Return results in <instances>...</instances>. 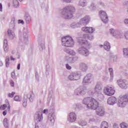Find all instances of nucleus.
Returning a JSON list of instances; mask_svg holds the SVG:
<instances>
[{
	"instance_id": "c9c22d12",
	"label": "nucleus",
	"mask_w": 128,
	"mask_h": 128,
	"mask_svg": "<svg viewBox=\"0 0 128 128\" xmlns=\"http://www.w3.org/2000/svg\"><path fill=\"white\" fill-rule=\"evenodd\" d=\"M10 84L12 86H14V82L12 80L10 81Z\"/></svg>"
},
{
	"instance_id": "4468645a",
	"label": "nucleus",
	"mask_w": 128,
	"mask_h": 128,
	"mask_svg": "<svg viewBox=\"0 0 128 128\" xmlns=\"http://www.w3.org/2000/svg\"><path fill=\"white\" fill-rule=\"evenodd\" d=\"M90 18L88 16H86L84 18H82L80 22L84 24H88V22H90Z\"/></svg>"
},
{
	"instance_id": "7c9ffc66",
	"label": "nucleus",
	"mask_w": 128,
	"mask_h": 128,
	"mask_svg": "<svg viewBox=\"0 0 128 128\" xmlns=\"http://www.w3.org/2000/svg\"><path fill=\"white\" fill-rule=\"evenodd\" d=\"M26 20H27V22H30V16H26Z\"/></svg>"
},
{
	"instance_id": "20e7f679",
	"label": "nucleus",
	"mask_w": 128,
	"mask_h": 128,
	"mask_svg": "<svg viewBox=\"0 0 128 128\" xmlns=\"http://www.w3.org/2000/svg\"><path fill=\"white\" fill-rule=\"evenodd\" d=\"M64 10L66 12L64 14V18L68 20L72 18V12L76 10L74 7H70V8H64Z\"/></svg>"
},
{
	"instance_id": "4c0bfd02",
	"label": "nucleus",
	"mask_w": 128,
	"mask_h": 128,
	"mask_svg": "<svg viewBox=\"0 0 128 128\" xmlns=\"http://www.w3.org/2000/svg\"><path fill=\"white\" fill-rule=\"evenodd\" d=\"M18 24H24V20H19L18 22Z\"/></svg>"
},
{
	"instance_id": "6e6552de",
	"label": "nucleus",
	"mask_w": 128,
	"mask_h": 128,
	"mask_svg": "<svg viewBox=\"0 0 128 128\" xmlns=\"http://www.w3.org/2000/svg\"><path fill=\"white\" fill-rule=\"evenodd\" d=\"M118 82L122 88H128V82L126 80H120L118 81Z\"/></svg>"
},
{
	"instance_id": "f704fd0d",
	"label": "nucleus",
	"mask_w": 128,
	"mask_h": 128,
	"mask_svg": "<svg viewBox=\"0 0 128 128\" xmlns=\"http://www.w3.org/2000/svg\"><path fill=\"white\" fill-rule=\"evenodd\" d=\"M66 68L67 70H70L72 68V67L68 65V64H66Z\"/></svg>"
},
{
	"instance_id": "bb28decb",
	"label": "nucleus",
	"mask_w": 128,
	"mask_h": 128,
	"mask_svg": "<svg viewBox=\"0 0 128 128\" xmlns=\"http://www.w3.org/2000/svg\"><path fill=\"white\" fill-rule=\"evenodd\" d=\"M8 118H5L4 120V126L6 125V126H8Z\"/></svg>"
},
{
	"instance_id": "4be33fe9",
	"label": "nucleus",
	"mask_w": 128,
	"mask_h": 128,
	"mask_svg": "<svg viewBox=\"0 0 128 128\" xmlns=\"http://www.w3.org/2000/svg\"><path fill=\"white\" fill-rule=\"evenodd\" d=\"M76 74H74V75H70L68 76V78L70 80H76Z\"/></svg>"
},
{
	"instance_id": "a211bd4d",
	"label": "nucleus",
	"mask_w": 128,
	"mask_h": 128,
	"mask_svg": "<svg viewBox=\"0 0 128 128\" xmlns=\"http://www.w3.org/2000/svg\"><path fill=\"white\" fill-rule=\"evenodd\" d=\"M5 64L6 68L10 66V56H6L5 59Z\"/></svg>"
},
{
	"instance_id": "1a4fd4ad",
	"label": "nucleus",
	"mask_w": 128,
	"mask_h": 128,
	"mask_svg": "<svg viewBox=\"0 0 128 128\" xmlns=\"http://www.w3.org/2000/svg\"><path fill=\"white\" fill-rule=\"evenodd\" d=\"M78 54H83V56H88L89 54L88 49L82 47L78 48Z\"/></svg>"
},
{
	"instance_id": "2f4dec72",
	"label": "nucleus",
	"mask_w": 128,
	"mask_h": 128,
	"mask_svg": "<svg viewBox=\"0 0 128 128\" xmlns=\"http://www.w3.org/2000/svg\"><path fill=\"white\" fill-rule=\"evenodd\" d=\"M124 36H125V38H126V40H128V31H127L126 32H125Z\"/></svg>"
},
{
	"instance_id": "ea45409f",
	"label": "nucleus",
	"mask_w": 128,
	"mask_h": 128,
	"mask_svg": "<svg viewBox=\"0 0 128 128\" xmlns=\"http://www.w3.org/2000/svg\"><path fill=\"white\" fill-rule=\"evenodd\" d=\"M10 60H13V61L16 60V59L14 58V57H12V56H10Z\"/></svg>"
},
{
	"instance_id": "9d476101",
	"label": "nucleus",
	"mask_w": 128,
	"mask_h": 128,
	"mask_svg": "<svg viewBox=\"0 0 128 128\" xmlns=\"http://www.w3.org/2000/svg\"><path fill=\"white\" fill-rule=\"evenodd\" d=\"M76 115L74 112H71L70 114L69 117L68 118V120L69 122H76Z\"/></svg>"
},
{
	"instance_id": "f8f14e48",
	"label": "nucleus",
	"mask_w": 128,
	"mask_h": 128,
	"mask_svg": "<svg viewBox=\"0 0 128 128\" xmlns=\"http://www.w3.org/2000/svg\"><path fill=\"white\" fill-rule=\"evenodd\" d=\"M116 102V98L114 96H111L109 98L108 100V104H114Z\"/></svg>"
},
{
	"instance_id": "c756f323",
	"label": "nucleus",
	"mask_w": 128,
	"mask_h": 128,
	"mask_svg": "<svg viewBox=\"0 0 128 128\" xmlns=\"http://www.w3.org/2000/svg\"><path fill=\"white\" fill-rule=\"evenodd\" d=\"M8 45H4V50L5 52H8Z\"/></svg>"
},
{
	"instance_id": "0eeeda50",
	"label": "nucleus",
	"mask_w": 128,
	"mask_h": 128,
	"mask_svg": "<svg viewBox=\"0 0 128 128\" xmlns=\"http://www.w3.org/2000/svg\"><path fill=\"white\" fill-rule=\"evenodd\" d=\"M87 38L92 40L94 38V37L92 35L84 34L83 37V40H80L79 41L80 44H86L88 41L86 40H87Z\"/></svg>"
},
{
	"instance_id": "6ab92c4d",
	"label": "nucleus",
	"mask_w": 128,
	"mask_h": 128,
	"mask_svg": "<svg viewBox=\"0 0 128 128\" xmlns=\"http://www.w3.org/2000/svg\"><path fill=\"white\" fill-rule=\"evenodd\" d=\"M102 85L100 84H97L96 86V90L97 92H99L100 90H102Z\"/></svg>"
},
{
	"instance_id": "dca6fc26",
	"label": "nucleus",
	"mask_w": 128,
	"mask_h": 128,
	"mask_svg": "<svg viewBox=\"0 0 128 128\" xmlns=\"http://www.w3.org/2000/svg\"><path fill=\"white\" fill-rule=\"evenodd\" d=\"M104 48L106 50H110V43L108 42H106L104 44Z\"/></svg>"
},
{
	"instance_id": "c03bdc74",
	"label": "nucleus",
	"mask_w": 128,
	"mask_h": 128,
	"mask_svg": "<svg viewBox=\"0 0 128 128\" xmlns=\"http://www.w3.org/2000/svg\"><path fill=\"white\" fill-rule=\"evenodd\" d=\"M17 68H18V70H20V64H18V66H17Z\"/></svg>"
},
{
	"instance_id": "cd10ccee",
	"label": "nucleus",
	"mask_w": 128,
	"mask_h": 128,
	"mask_svg": "<svg viewBox=\"0 0 128 128\" xmlns=\"http://www.w3.org/2000/svg\"><path fill=\"white\" fill-rule=\"evenodd\" d=\"M110 32L112 34V36H116V32L114 31V30L110 29Z\"/></svg>"
},
{
	"instance_id": "ddd939ff",
	"label": "nucleus",
	"mask_w": 128,
	"mask_h": 128,
	"mask_svg": "<svg viewBox=\"0 0 128 128\" xmlns=\"http://www.w3.org/2000/svg\"><path fill=\"white\" fill-rule=\"evenodd\" d=\"M90 78H92V74H87L83 80V84H88L90 82Z\"/></svg>"
},
{
	"instance_id": "423d86ee",
	"label": "nucleus",
	"mask_w": 128,
	"mask_h": 128,
	"mask_svg": "<svg viewBox=\"0 0 128 128\" xmlns=\"http://www.w3.org/2000/svg\"><path fill=\"white\" fill-rule=\"evenodd\" d=\"M99 16L102 22H108V18L104 11H100L99 12Z\"/></svg>"
},
{
	"instance_id": "2eb2a0df",
	"label": "nucleus",
	"mask_w": 128,
	"mask_h": 128,
	"mask_svg": "<svg viewBox=\"0 0 128 128\" xmlns=\"http://www.w3.org/2000/svg\"><path fill=\"white\" fill-rule=\"evenodd\" d=\"M42 113H41L40 114H38L37 115V118L36 119V122H40L41 120H42Z\"/></svg>"
},
{
	"instance_id": "09e8293b",
	"label": "nucleus",
	"mask_w": 128,
	"mask_h": 128,
	"mask_svg": "<svg viewBox=\"0 0 128 128\" xmlns=\"http://www.w3.org/2000/svg\"><path fill=\"white\" fill-rule=\"evenodd\" d=\"M24 104H25V103H24H24H23V106H24Z\"/></svg>"
},
{
	"instance_id": "39448f33",
	"label": "nucleus",
	"mask_w": 128,
	"mask_h": 128,
	"mask_svg": "<svg viewBox=\"0 0 128 128\" xmlns=\"http://www.w3.org/2000/svg\"><path fill=\"white\" fill-rule=\"evenodd\" d=\"M104 94L106 96H110L114 94L116 90L112 86H107L104 88Z\"/></svg>"
},
{
	"instance_id": "7ed1b4c3",
	"label": "nucleus",
	"mask_w": 128,
	"mask_h": 128,
	"mask_svg": "<svg viewBox=\"0 0 128 128\" xmlns=\"http://www.w3.org/2000/svg\"><path fill=\"white\" fill-rule=\"evenodd\" d=\"M128 102V94L120 96L118 100V106L120 108H124Z\"/></svg>"
},
{
	"instance_id": "a18cd8bd",
	"label": "nucleus",
	"mask_w": 128,
	"mask_h": 128,
	"mask_svg": "<svg viewBox=\"0 0 128 128\" xmlns=\"http://www.w3.org/2000/svg\"><path fill=\"white\" fill-rule=\"evenodd\" d=\"M12 78H14L16 77L14 76V73H12Z\"/></svg>"
},
{
	"instance_id": "f257e3e1",
	"label": "nucleus",
	"mask_w": 128,
	"mask_h": 128,
	"mask_svg": "<svg viewBox=\"0 0 128 128\" xmlns=\"http://www.w3.org/2000/svg\"><path fill=\"white\" fill-rule=\"evenodd\" d=\"M83 104L86 106L87 108L90 110H96V114L100 116H104V108L100 107V103L96 99L88 97L84 98L83 100Z\"/></svg>"
},
{
	"instance_id": "a878e982",
	"label": "nucleus",
	"mask_w": 128,
	"mask_h": 128,
	"mask_svg": "<svg viewBox=\"0 0 128 128\" xmlns=\"http://www.w3.org/2000/svg\"><path fill=\"white\" fill-rule=\"evenodd\" d=\"M14 94H16V92H12V93H9L8 96L9 98H14Z\"/></svg>"
},
{
	"instance_id": "b1692460",
	"label": "nucleus",
	"mask_w": 128,
	"mask_h": 128,
	"mask_svg": "<svg viewBox=\"0 0 128 128\" xmlns=\"http://www.w3.org/2000/svg\"><path fill=\"white\" fill-rule=\"evenodd\" d=\"M120 126L121 128H128V124L124 122H122L120 124Z\"/></svg>"
},
{
	"instance_id": "c85d7f7f",
	"label": "nucleus",
	"mask_w": 128,
	"mask_h": 128,
	"mask_svg": "<svg viewBox=\"0 0 128 128\" xmlns=\"http://www.w3.org/2000/svg\"><path fill=\"white\" fill-rule=\"evenodd\" d=\"M8 34L9 36H14V35H12V30H8Z\"/></svg>"
},
{
	"instance_id": "393cba45",
	"label": "nucleus",
	"mask_w": 128,
	"mask_h": 128,
	"mask_svg": "<svg viewBox=\"0 0 128 128\" xmlns=\"http://www.w3.org/2000/svg\"><path fill=\"white\" fill-rule=\"evenodd\" d=\"M6 108V104H4L3 105H2L0 106V110H4Z\"/></svg>"
},
{
	"instance_id": "aec40b11",
	"label": "nucleus",
	"mask_w": 128,
	"mask_h": 128,
	"mask_svg": "<svg viewBox=\"0 0 128 128\" xmlns=\"http://www.w3.org/2000/svg\"><path fill=\"white\" fill-rule=\"evenodd\" d=\"M13 6L14 8H18L20 6V4L18 0H13Z\"/></svg>"
},
{
	"instance_id": "de8ad7c7",
	"label": "nucleus",
	"mask_w": 128,
	"mask_h": 128,
	"mask_svg": "<svg viewBox=\"0 0 128 128\" xmlns=\"http://www.w3.org/2000/svg\"><path fill=\"white\" fill-rule=\"evenodd\" d=\"M0 66H2V62H0Z\"/></svg>"
},
{
	"instance_id": "f3484780",
	"label": "nucleus",
	"mask_w": 128,
	"mask_h": 128,
	"mask_svg": "<svg viewBox=\"0 0 128 128\" xmlns=\"http://www.w3.org/2000/svg\"><path fill=\"white\" fill-rule=\"evenodd\" d=\"M101 128H108V123L104 121L101 124Z\"/></svg>"
},
{
	"instance_id": "37998d69",
	"label": "nucleus",
	"mask_w": 128,
	"mask_h": 128,
	"mask_svg": "<svg viewBox=\"0 0 128 128\" xmlns=\"http://www.w3.org/2000/svg\"><path fill=\"white\" fill-rule=\"evenodd\" d=\"M6 114H8V112L6 111H4L2 112V114L4 116H6Z\"/></svg>"
},
{
	"instance_id": "412c9836",
	"label": "nucleus",
	"mask_w": 128,
	"mask_h": 128,
	"mask_svg": "<svg viewBox=\"0 0 128 128\" xmlns=\"http://www.w3.org/2000/svg\"><path fill=\"white\" fill-rule=\"evenodd\" d=\"M123 54L124 56L128 58V48H124L123 49Z\"/></svg>"
},
{
	"instance_id": "5701e85b",
	"label": "nucleus",
	"mask_w": 128,
	"mask_h": 128,
	"mask_svg": "<svg viewBox=\"0 0 128 128\" xmlns=\"http://www.w3.org/2000/svg\"><path fill=\"white\" fill-rule=\"evenodd\" d=\"M14 100L15 102H20V100H22V97L20 96H16Z\"/></svg>"
},
{
	"instance_id": "8fccbe9b",
	"label": "nucleus",
	"mask_w": 128,
	"mask_h": 128,
	"mask_svg": "<svg viewBox=\"0 0 128 128\" xmlns=\"http://www.w3.org/2000/svg\"><path fill=\"white\" fill-rule=\"evenodd\" d=\"M20 2H22V0H19Z\"/></svg>"
},
{
	"instance_id": "72a5a7b5",
	"label": "nucleus",
	"mask_w": 128,
	"mask_h": 128,
	"mask_svg": "<svg viewBox=\"0 0 128 128\" xmlns=\"http://www.w3.org/2000/svg\"><path fill=\"white\" fill-rule=\"evenodd\" d=\"M86 124V122H82L80 123V126H84Z\"/></svg>"
},
{
	"instance_id": "473e14b6",
	"label": "nucleus",
	"mask_w": 128,
	"mask_h": 128,
	"mask_svg": "<svg viewBox=\"0 0 128 128\" xmlns=\"http://www.w3.org/2000/svg\"><path fill=\"white\" fill-rule=\"evenodd\" d=\"M109 72H110V76H112V74H114V73L112 72V68H109Z\"/></svg>"
},
{
	"instance_id": "79ce46f5",
	"label": "nucleus",
	"mask_w": 128,
	"mask_h": 128,
	"mask_svg": "<svg viewBox=\"0 0 128 128\" xmlns=\"http://www.w3.org/2000/svg\"><path fill=\"white\" fill-rule=\"evenodd\" d=\"M48 112V109H44V110L43 112H44V114H46V112Z\"/></svg>"
},
{
	"instance_id": "e433bc0d",
	"label": "nucleus",
	"mask_w": 128,
	"mask_h": 128,
	"mask_svg": "<svg viewBox=\"0 0 128 128\" xmlns=\"http://www.w3.org/2000/svg\"><path fill=\"white\" fill-rule=\"evenodd\" d=\"M113 128H118V124H116V123H114L113 124Z\"/></svg>"
},
{
	"instance_id": "58836bf2",
	"label": "nucleus",
	"mask_w": 128,
	"mask_h": 128,
	"mask_svg": "<svg viewBox=\"0 0 128 128\" xmlns=\"http://www.w3.org/2000/svg\"><path fill=\"white\" fill-rule=\"evenodd\" d=\"M0 12H2V5L0 4Z\"/></svg>"
},
{
	"instance_id": "a19ab883",
	"label": "nucleus",
	"mask_w": 128,
	"mask_h": 128,
	"mask_svg": "<svg viewBox=\"0 0 128 128\" xmlns=\"http://www.w3.org/2000/svg\"><path fill=\"white\" fill-rule=\"evenodd\" d=\"M8 110L9 112L10 110V103H8Z\"/></svg>"
},
{
	"instance_id": "49530a36",
	"label": "nucleus",
	"mask_w": 128,
	"mask_h": 128,
	"mask_svg": "<svg viewBox=\"0 0 128 128\" xmlns=\"http://www.w3.org/2000/svg\"><path fill=\"white\" fill-rule=\"evenodd\" d=\"M66 2H70L72 0H64Z\"/></svg>"
},
{
	"instance_id": "9b49d317",
	"label": "nucleus",
	"mask_w": 128,
	"mask_h": 128,
	"mask_svg": "<svg viewBox=\"0 0 128 128\" xmlns=\"http://www.w3.org/2000/svg\"><path fill=\"white\" fill-rule=\"evenodd\" d=\"M82 30L85 32H89V34H92L94 32V29L92 27H84Z\"/></svg>"
},
{
	"instance_id": "f03ea898",
	"label": "nucleus",
	"mask_w": 128,
	"mask_h": 128,
	"mask_svg": "<svg viewBox=\"0 0 128 128\" xmlns=\"http://www.w3.org/2000/svg\"><path fill=\"white\" fill-rule=\"evenodd\" d=\"M62 44L64 46L70 47L74 44L72 38L70 36H66L62 38Z\"/></svg>"
}]
</instances>
